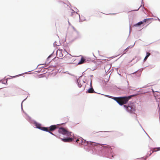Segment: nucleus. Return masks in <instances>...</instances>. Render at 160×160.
Segmentation results:
<instances>
[{
  "label": "nucleus",
  "mask_w": 160,
  "mask_h": 160,
  "mask_svg": "<svg viewBox=\"0 0 160 160\" xmlns=\"http://www.w3.org/2000/svg\"><path fill=\"white\" fill-rule=\"evenodd\" d=\"M135 95L130 96L128 97H113L112 99L115 100L120 105H122L126 104L128 100L131 98V97L134 96Z\"/></svg>",
  "instance_id": "1"
},
{
  "label": "nucleus",
  "mask_w": 160,
  "mask_h": 160,
  "mask_svg": "<svg viewBox=\"0 0 160 160\" xmlns=\"http://www.w3.org/2000/svg\"><path fill=\"white\" fill-rule=\"evenodd\" d=\"M37 128L43 131L48 132L53 135H54L50 131H53L57 128V125H51L49 127V129L48 128L42 127L40 126V125L37 126Z\"/></svg>",
  "instance_id": "2"
},
{
  "label": "nucleus",
  "mask_w": 160,
  "mask_h": 160,
  "mask_svg": "<svg viewBox=\"0 0 160 160\" xmlns=\"http://www.w3.org/2000/svg\"><path fill=\"white\" fill-rule=\"evenodd\" d=\"M124 107L126 108L127 111L130 113H133L135 111V106L132 103H129L128 106L124 105Z\"/></svg>",
  "instance_id": "3"
},
{
  "label": "nucleus",
  "mask_w": 160,
  "mask_h": 160,
  "mask_svg": "<svg viewBox=\"0 0 160 160\" xmlns=\"http://www.w3.org/2000/svg\"><path fill=\"white\" fill-rule=\"evenodd\" d=\"M58 131L60 133H61L64 135L66 136L67 137L72 136L71 135L72 132H69L65 128H59Z\"/></svg>",
  "instance_id": "4"
},
{
  "label": "nucleus",
  "mask_w": 160,
  "mask_h": 160,
  "mask_svg": "<svg viewBox=\"0 0 160 160\" xmlns=\"http://www.w3.org/2000/svg\"><path fill=\"white\" fill-rule=\"evenodd\" d=\"M61 140L64 142H71L73 140V138H60Z\"/></svg>",
  "instance_id": "5"
},
{
  "label": "nucleus",
  "mask_w": 160,
  "mask_h": 160,
  "mask_svg": "<svg viewBox=\"0 0 160 160\" xmlns=\"http://www.w3.org/2000/svg\"><path fill=\"white\" fill-rule=\"evenodd\" d=\"M159 150H160V147L157 148H152V149L150 151V155H151L152 154V153H153L154 152H157V151H159Z\"/></svg>",
  "instance_id": "6"
},
{
  "label": "nucleus",
  "mask_w": 160,
  "mask_h": 160,
  "mask_svg": "<svg viewBox=\"0 0 160 160\" xmlns=\"http://www.w3.org/2000/svg\"><path fill=\"white\" fill-rule=\"evenodd\" d=\"M85 62V59L83 57H82L80 60L78 62V64H81L84 63Z\"/></svg>",
  "instance_id": "7"
},
{
  "label": "nucleus",
  "mask_w": 160,
  "mask_h": 160,
  "mask_svg": "<svg viewBox=\"0 0 160 160\" xmlns=\"http://www.w3.org/2000/svg\"><path fill=\"white\" fill-rule=\"evenodd\" d=\"M90 144H91V145H92V146H97L98 145H102V144H101L100 143H97L96 142H90Z\"/></svg>",
  "instance_id": "8"
},
{
  "label": "nucleus",
  "mask_w": 160,
  "mask_h": 160,
  "mask_svg": "<svg viewBox=\"0 0 160 160\" xmlns=\"http://www.w3.org/2000/svg\"><path fill=\"white\" fill-rule=\"evenodd\" d=\"M152 19L151 18H146L145 19H144L143 20V23H148L149 22H150V20Z\"/></svg>",
  "instance_id": "9"
},
{
  "label": "nucleus",
  "mask_w": 160,
  "mask_h": 160,
  "mask_svg": "<svg viewBox=\"0 0 160 160\" xmlns=\"http://www.w3.org/2000/svg\"><path fill=\"white\" fill-rule=\"evenodd\" d=\"M94 91L92 88H89L88 91L87 92L89 93H92L94 92Z\"/></svg>",
  "instance_id": "10"
},
{
  "label": "nucleus",
  "mask_w": 160,
  "mask_h": 160,
  "mask_svg": "<svg viewBox=\"0 0 160 160\" xmlns=\"http://www.w3.org/2000/svg\"><path fill=\"white\" fill-rule=\"evenodd\" d=\"M135 73L137 74V76L138 77H140L141 74V72L137 71L133 73L132 74H134Z\"/></svg>",
  "instance_id": "11"
},
{
  "label": "nucleus",
  "mask_w": 160,
  "mask_h": 160,
  "mask_svg": "<svg viewBox=\"0 0 160 160\" xmlns=\"http://www.w3.org/2000/svg\"><path fill=\"white\" fill-rule=\"evenodd\" d=\"M60 52H60V51H58L57 52V55L58 56V54L59 53V54L58 55L60 57H62L63 56V54H62V53H60Z\"/></svg>",
  "instance_id": "12"
},
{
  "label": "nucleus",
  "mask_w": 160,
  "mask_h": 160,
  "mask_svg": "<svg viewBox=\"0 0 160 160\" xmlns=\"http://www.w3.org/2000/svg\"><path fill=\"white\" fill-rule=\"evenodd\" d=\"M143 21H141L140 22H138V23H137L135 25L136 26H139L141 25L142 24H143Z\"/></svg>",
  "instance_id": "13"
},
{
  "label": "nucleus",
  "mask_w": 160,
  "mask_h": 160,
  "mask_svg": "<svg viewBox=\"0 0 160 160\" xmlns=\"http://www.w3.org/2000/svg\"><path fill=\"white\" fill-rule=\"evenodd\" d=\"M150 55V53L148 52H147V55H146V56H147L148 57Z\"/></svg>",
  "instance_id": "14"
},
{
  "label": "nucleus",
  "mask_w": 160,
  "mask_h": 160,
  "mask_svg": "<svg viewBox=\"0 0 160 160\" xmlns=\"http://www.w3.org/2000/svg\"><path fill=\"white\" fill-rule=\"evenodd\" d=\"M76 142L78 143H81V142H80V140L79 139H77L76 140Z\"/></svg>",
  "instance_id": "15"
},
{
  "label": "nucleus",
  "mask_w": 160,
  "mask_h": 160,
  "mask_svg": "<svg viewBox=\"0 0 160 160\" xmlns=\"http://www.w3.org/2000/svg\"><path fill=\"white\" fill-rule=\"evenodd\" d=\"M148 58V57L147 56H146L145 58H144V61H146V60Z\"/></svg>",
  "instance_id": "16"
},
{
  "label": "nucleus",
  "mask_w": 160,
  "mask_h": 160,
  "mask_svg": "<svg viewBox=\"0 0 160 160\" xmlns=\"http://www.w3.org/2000/svg\"><path fill=\"white\" fill-rule=\"evenodd\" d=\"M131 48V47H130V46H129L128 47H127L125 50H128V49H129V48Z\"/></svg>",
  "instance_id": "17"
},
{
  "label": "nucleus",
  "mask_w": 160,
  "mask_h": 160,
  "mask_svg": "<svg viewBox=\"0 0 160 160\" xmlns=\"http://www.w3.org/2000/svg\"><path fill=\"white\" fill-rule=\"evenodd\" d=\"M78 87H79V88H81L82 87V85H81L80 84L79 85V83L78 84Z\"/></svg>",
  "instance_id": "18"
},
{
  "label": "nucleus",
  "mask_w": 160,
  "mask_h": 160,
  "mask_svg": "<svg viewBox=\"0 0 160 160\" xmlns=\"http://www.w3.org/2000/svg\"><path fill=\"white\" fill-rule=\"evenodd\" d=\"M104 147L105 148H108V147H109V146L108 145L107 146H105Z\"/></svg>",
  "instance_id": "19"
}]
</instances>
